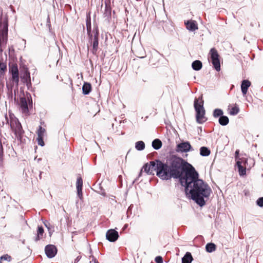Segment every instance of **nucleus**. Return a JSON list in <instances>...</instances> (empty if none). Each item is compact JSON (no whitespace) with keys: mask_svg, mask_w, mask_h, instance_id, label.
Listing matches in <instances>:
<instances>
[{"mask_svg":"<svg viewBox=\"0 0 263 263\" xmlns=\"http://www.w3.org/2000/svg\"><path fill=\"white\" fill-rule=\"evenodd\" d=\"M7 260L10 261L11 260V257L8 255H4L1 257L0 263H2V260Z\"/></svg>","mask_w":263,"mask_h":263,"instance_id":"29","label":"nucleus"},{"mask_svg":"<svg viewBox=\"0 0 263 263\" xmlns=\"http://www.w3.org/2000/svg\"><path fill=\"white\" fill-rule=\"evenodd\" d=\"M191 148V145L188 142H184L177 145L176 151L178 152H187Z\"/></svg>","mask_w":263,"mask_h":263,"instance_id":"9","label":"nucleus"},{"mask_svg":"<svg viewBox=\"0 0 263 263\" xmlns=\"http://www.w3.org/2000/svg\"><path fill=\"white\" fill-rule=\"evenodd\" d=\"M38 144L41 146H43L44 145V143L43 140V137H37V138Z\"/></svg>","mask_w":263,"mask_h":263,"instance_id":"32","label":"nucleus"},{"mask_svg":"<svg viewBox=\"0 0 263 263\" xmlns=\"http://www.w3.org/2000/svg\"><path fill=\"white\" fill-rule=\"evenodd\" d=\"M45 225L46 227V228L48 229L49 231H50V227L49 225H48L47 223H45Z\"/></svg>","mask_w":263,"mask_h":263,"instance_id":"37","label":"nucleus"},{"mask_svg":"<svg viewBox=\"0 0 263 263\" xmlns=\"http://www.w3.org/2000/svg\"><path fill=\"white\" fill-rule=\"evenodd\" d=\"M193 257L190 253L187 252L182 259V263H191Z\"/></svg>","mask_w":263,"mask_h":263,"instance_id":"15","label":"nucleus"},{"mask_svg":"<svg viewBox=\"0 0 263 263\" xmlns=\"http://www.w3.org/2000/svg\"><path fill=\"white\" fill-rule=\"evenodd\" d=\"M98 46V33L97 32L95 36V39L93 43V47L94 49L97 48Z\"/></svg>","mask_w":263,"mask_h":263,"instance_id":"28","label":"nucleus"},{"mask_svg":"<svg viewBox=\"0 0 263 263\" xmlns=\"http://www.w3.org/2000/svg\"><path fill=\"white\" fill-rule=\"evenodd\" d=\"M200 154L202 156H208L210 154V151L206 147H201L200 149Z\"/></svg>","mask_w":263,"mask_h":263,"instance_id":"19","label":"nucleus"},{"mask_svg":"<svg viewBox=\"0 0 263 263\" xmlns=\"http://www.w3.org/2000/svg\"><path fill=\"white\" fill-rule=\"evenodd\" d=\"M181 184L185 187L187 197L194 200L200 206L205 204L204 199H208L212 193L210 187L198 179V174L191 164L183 178L181 179Z\"/></svg>","mask_w":263,"mask_h":263,"instance_id":"1","label":"nucleus"},{"mask_svg":"<svg viewBox=\"0 0 263 263\" xmlns=\"http://www.w3.org/2000/svg\"><path fill=\"white\" fill-rule=\"evenodd\" d=\"M229 121V118L227 116H222L219 119V123L221 125H226L228 124Z\"/></svg>","mask_w":263,"mask_h":263,"instance_id":"18","label":"nucleus"},{"mask_svg":"<svg viewBox=\"0 0 263 263\" xmlns=\"http://www.w3.org/2000/svg\"><path fill=\"white\" fill-rule=\"evenodd\" d=\"M210 59L212 64L216 70L219 71L220 70V63L219 60V55L216 49L212 48L210 52Z\"/></svg>","mask_w":263,"mask_h":263,"instance_id":"4","label":"nucleus"},{"mask_svg":"<svg viewBox=\"0 0 263 263\" xmlns=\"http://www.w3.org/2000/svg\"><path fill=\"white\" fill-rule=\"evenodd\" d=\"M244 162L246 163V160H244Z\"/></svg>","mask_w":263,"mask_h":263,"instance_id":"42","label":"nucleus"},{"mask_svg":"<svg viewBox=\"0 0 263 263\" xmlns=\"http://www.w3.org/2000/svg\"><path fill=\"white\" fill-rule=\"evenodd\" d=\"M78 195L81 199L82 198V189H77Z\"/></svg>","mask_w":263,"mask_h":263,"instance_id":"36","label":"nucleus"},{"mask_svg":"<svg viewBox=\"0 0 263 263\" xmlns=\"http://www.w3.org/2000/svg\"><path fill=\"white\" fill-rule=\"evenodd\" d=\"M158 161H157L156 162L151 161L149 163L145 164L141 170V172L144 171L148 175H154V172L155 171L157 172L158 171Z\"/></svg>","mask_w":263,"mask_h":263,"instance_id":"5","label":"nucleus"},{"mask_svg":"<svg viewBox=\"0 0 263 263\" xmlns=\"http://www.w3.org/2000/svg\"><path fill=\"white\" fill-rule=\"evenodd\" d=\"M206 251L208 252L211 253L216 249V246L213 243H209L206 245Z\"/></svg>","mask_w":263,"mask_h":263,"instance_id":"20","label":"nucleus"},{"mask_svg":"<svg viewBox=\"0 0 263 263\" xmlns=\"http://www.w3.org/2000/svg\"><path fill=\"white\" fill-rule=\"evenodd\" d=\"M242 162H243V161L241 159L236 157V164L238 168L239 174L240 176L245 175L246 173V167L242 166Z\"/></svg>","mask_w":263,"mask_h":263,"instance_id":"11","label":"nucleus"},{"mask_svg":"<svg viewBox=\"0 0 263 263\" xmlns=\"http://www.w3.org/2000/svg\"><path fill=\"white\" fill-rule=\"evenodd\" d=\"M152 146L155 149H158L161 148L162 143L159 139H155L152 142Z\"/></svg>","mask_w":263,"mask_h":263,"instance_id":"17","label":"nucleus"},{"mask_svg":"<svg viewBox=\"0 0 263 263\" xmlns=\"http://www.w3.org/2000/svg\"><path fill=\"white\" fill-rule=\"evenodd\" d=\"M135 148L138 151L143 150L145 148V144L142 141L137 142L135 144Z\"/></svg>","mask_w":263,"mask_h":263,"instance_id":"22","label":"nucleus"},{"mask_svg":"<svg viewBox=\"0 0 263 263\" xmlns=\"http://www.w3.org/2000/svg\"><path fill=\"white\" fill-rule=\"evenodd\" d=\"M44 233V229L42 227H39L37 231V239H39L40 238V236H42Z\"/></svg>","mask_w":263,"mask_h":263,"instance_id":"30","label":"nucleus"},{"mask_svg":"<svg viewBox=\"0 0 263 263\" xmlns=\"http://www.w3.org/2000/svg\"><path fill=\"white\" fill-rule=\"evenodd\" d=\"M257 204L259 206H263V197L259 198L257 200Z\"/></svg>","mask_w":263,"mask_h":263,"instance_id":"33","label":"nucleus"},{"mask_svg":"<svg viewBox=\"0 0 263 263\" xmlns=\"http://www.w3.org/2000/svg\"><path fill=\"white\" fill-rule=\"evenodd\" d=\"M6 69V65L3 62L0 61V78H1L4 73Z\"/></svg>","mask_w":263,"mask_h":263,"instance_id":"23","label":"nucleus"},{"mask_svg":"<svg viewBox=\"0 0 263 263\" xmlns=\"http://www.w3.org/2000/svg\"><path fill=\"white\" fill-rule=\"evenodd\" d=\"M87 26V30L88 35L90 34V33L91 32V25L90 21H87L86 23Z\"/></svg>","mask_w":263,"mask_h":263,"instance_id":"31","label":"nucleus"},{"mask_svg":"<svg viewBox=\"0 0 263 263\" xmlns=\"http://www.w3.org/2000/svg\"><path fill=\"white\" fill-rule=\"evenodd\" d=\"M83 92L84 94H88L91 89V86L89 83H85L83 86L82 87Z\"/></svg>","mask_w":263,"mask_h":263,"instance_id":"21","label":"nucleus"},{"mask_svg":"<svg viewBox=\"0 0 263 263\" xmlns=\"http://www.w3.org/2000/svg\"><path fill=\"white\" fill-rule=\"evenodd\" d=\"M7 39V28L0 32V45L5 44Z\"/></svg>","mask_w":263,"mask_h":263,"instance_id":"14","label":"nucleus"},{"mask_svg":"<svg viewBox=\"0 0 263 263\" xmlns=\"http://www.w3.org/2000/svg\"><path fill=\"white\" fill-rule=\"evenodd\" d=\"M106 237L108 241L114 242L117 240L119 237L118 233L114 229L109 230L106 232Z\"/></svg>","mask_w":263,"mask_h":263,"instance_id":"7","label":"nucleus"},{"mask_svg":"<svg viewBox=\"0 0 263 263\" xmlns=\"http://www.w3.org/2000/svg\"><path fill=\"white\" fill-rule=\"evenodd\" d=\"M194 107L196 111V120L199 123H202L205 121V110L203 106V101L200 102L198 99H196L194 102Z\"/></svg>","mask_w":263,"mask_h":263,"instance_id":"3","label":"nucleus"},{"mask_svg":"<svg viewBox=\"0 0 263 263\" xmlns=\"http://www.w3.org/2000/svg\"><path fill=\"white\" fill-rule=\"evenodd\" d=\"M190 164L178 157L174 158L170 165L158 161L157 175L162 180H168L171 178L181 179L183 178Z\"/></svg>","mask_w":263,"mask_h":263,"instance_id":"2","label":"nucleus"},{"mask_svg":"<svg viewBox=\"0 0 263 263\" xmlns=\"http://www.w3.org/2000/svg\"><path fill=\"white\" fill-rule=\"evenodd\" d=\"M90 263H98V262H96V261H94V262H90Z\"/></svg>","mask_w":263,"mask_h":263,"instance_id":"41","label":"nucleus"},{"mask_svg":"<svg viewBox=\"0 0 263 263\" xmlns=\"http://www.w3.org/2000/svg\"><path fill=\"white\" fill-rule=\"evenodd\" d=\"M83 181L81 177L77 178V189H82Z\"/></svg>","mask_w":263,"mask_h":263,"instance_id":"25","label":"nucleus"},{"mask_svg":"<svg viewBox=\"0 0 263 263\" xmlns=\"http://www.w3.org/2000/svg\"><path fill=\"white\" fill-rule=\"evenodd\" d=\"M155 261L157 263H163L162 258L161 256H157L155 258Z\"/></svg>","mask_w":263,"mask_h":263,"instance_id":"34","label":"nucleus"},{"mask_svg":"<svg viewBox=\"0 0 263 263\" xmlns=\"http://www.w3.org/2000/svg\"><path fill=\"white\" fill-rule=\"evenodd\" d=\"M223 111L220 109H216L214 110L213 112V116L214 117H218L222 115Z\"/></svg>","mask_w":263,"mask_h":263,"instance_id":"26","label":"nucleus"},{"mask_svg":"<svg viewBox=\"0 0 263 263\" xmlns=\"http://www.w3.org/2000/svg\"><path fill=\"white\" fill-rule=\"evenodd\" d=\"M45 252L48 257L52 258L57 254V250L54 246L49 245L46 247Z\"/></svg>","mask_w":263,"mask_h":263,"instance_id":"10","label":"nucleus"},{"mask_svg":"<svg viewBox=\"0 0 263 263\" xmlns=\"http://www.w3.org/2000/svg\"><path fill=\"white\" fill-rule=\"evenodd\" d=\"M23 79L30 78V73H29V72L28 71V70H26L25 73V75H24V76L23 77Z\"/></svg>","mask_w":263,"mask_h":263,"instance_id":"35","label":"nucleus"},{"mask_svg":"<svg viewBox=\"0 0 263 263\" xmlns=\"http://www.w3.org/2000/svg\"><path fill=\"white\" fill-rule=\"evenodd\" d=\"M202 64L201 62L199 60L195 61L192 64V67L195 70H199L201 69Z\"/></svg>","mask_w":263,"mask_h":263,"instance_id":"16","label":"nucleus"},{"mask_svg":"<svg viewBox=\"0 0 263 263\" xmlns=\"http://www.w3.org/2000/svg\"><path fill=\"white\" fill-rule=\"evenodd\" d=\"M186 28L190 31H195L198 29V24L196 21L192 20L184 22Z\"/></svg>","mask_w":263,"mask_h":263,"instance_id":"8","label":"nucleus"},{"mask_svg":"<svg viewBox=\"0 0 263 263\" xmlns=\"http://www.w3.org/2000/svg\"><path fill=\"white\" fill-rule=\"evenodd\" d=\"M17 127H18V130H20V128H21V125H20V124H18Z\"/></svg>","mask_w":263,"mask_h":263,"instance_id":"39","label":"nucleus"},{"mask_svg":"<svg viewBox=\"0 0 263 263\" xmlns=\"http://www.w3.org/2000/svg\"><path fill=\"white\" fill-rule=\"evenodd\" d=\"M238 154H239V152L238 151H236V152H235L236 157H237L238 158H239L238 157Z\"/></svg>","mask_w":263,"mask_h":263,"instance_id":"38","label":"nucleus"},{"mask_svg":"<svg viewBox=\"0 0 263 263\" xmlns=\"http://www.w3.org/2000/svg\"><path fill=\"white\" fill-rule=\"evenodd\" d=\"M45 133V129L40 127L37 131V137H43Z\"/></svg>","mask_w":263,"mask_h":263,"instance_id":"27","label":"nucleus"},{"mask_svg":"<svg viewBox=\"0 0 263 263\" xmlns=\"http://www.w3.org/2000/svg\"><path fill=\"white\" fill-rule=\"evenodd\" d=\"M251 83L248 80H243L241 85V89L243 95H245L250 87Z\"/></svg>","mask_w":263,"mask_h":263,"instance_id":"13","label":"nucleus"},{"mask_svg":"<svg viewBox=\"0 0 263 263\" xmlns=\"http://www.w3.org/2000/svg\"><path fill=\"white\" fill-rule=\"evenodd\" d=\"M51 234H52V233L50 231H49V235H50V236L51 235Z\"/></svg>","mask_w":263,"mask_h":263,"instance_id":"40","label":"nucleus"},{"mask_svg":"<svg viewBox=\"0 0 263 263\" xmlns=\"http://www.w3.org/2000/svg\"><path fill=\"white\" fill-rule=\"evenodd\" d=\"M20 106L23 112L24 113L27 114L28 111V107L27 100L25 98H21Z\"/></svg>","mask_w":263,"mask_h":263,"instance_id":"12","label":"nucleus"},{"mask_svg":"<svg viewBox=\"0 0 263 263\" xmlns=\"http://www.w3.org/2000/svg\"><path fill=\"white\" fill-rule=\"evenodd\" d=\"M239 111V109L237 106L233 107L230 111V114L231 115H237Z\"/></svg>","mask_w":263,"mask_h":263,"instance_id":"24","label":"nucleus"},{"mask_svg":"<svg viewBox=\"0 0 263 263\" xmlns=\"http://www.w3.org/2000/svg\"><path fill=\"white\" fill-rule=\"evenodd\" d=\"M9 73L11 74V80L17 86L19 82L18 69L16 64L12 65L9 68Z\"/></svg>","mask_w":263,"mask_h":263,"instance_id":"6","label":"nucleus"}]
</instances>
